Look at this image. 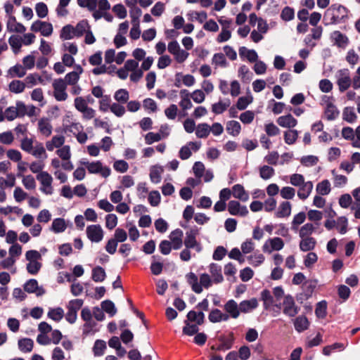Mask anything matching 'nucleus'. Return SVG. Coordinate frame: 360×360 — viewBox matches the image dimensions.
<instances>
[{
    "label": "nucleus",
    "mask_w": 360,
    "mask_h": 360,
    "mask_svg": "<svg viewBox=\"0 0 360 360\" xmlns=\"http://www.w3.org/2000/svg\"><path fill=\"white\" fill-rule=\"evenodd\" d=\"M274 174L275 170L270 166L264 165L259 168V176L264 180L271 179Z\"/></svg>",
    "instance_id": "69168bd1"
},
{
    "label": "nucleus",
    "mask_w": 360,
    "mask_h": 360,
    "mask_svg": "<svg viewBox=\"0 0 360 360\" xmlns=\"http://www.w3.org/2000/svg\"><path fill=\"white\" fill-rule=\"evenodd\" d=\"M6 29L9 32L24 33L26 27L21 23L17 22L15 16H10L6 21Z\"/></svg>",
    "instance_id": "b1692460"
},
{
    "label": "nucleus",
    "mask_w": 360,
    "mask_h": 360,
    "mask_svg": "<svg viewBox=\"0 0 360 360\" xmlns=\"http://www.w3.org/2000/svg\"><path fill=\"white\" fill-rule=\"evenodd\" d=\"M258 307V302L256 298L243 300L240 302L239 307L240 313H250Z\"/></svg>",
    "instance_id": "2f4dec72"
},
{
    "label": "nucleus",
    "mask_w": 360,
    "mask_h": 360,
    "mask_svg": "<svg viewBox=\"0 0 360 360\" xmlns=\"http://www.w3.org/2000/svg\"><path fill=\"white\" fill-rule=\"evenodd\" d=\"M82 72V68L80 65H77L75 71L68 73L65 77V79H63L65 82L66 86L68 84L72 85L77 84L79 79V75Z\"/></svg>",
    "instance_id": "c85d7f7f"
},
{
    "label": "nucleus",
    "mask_w": 360,
    "mask_h": 360,
    "mask_svg": "<svg viewBox=\"0 0 360 360\" xmlns=\"http://www.w3.org/2000/svg\"><path fill=\"white\" fill-rule=\"evenodd\" d=\"M24 290L28 293H35L37 296H41L45 293L42 287L38 285L36 279H30L24 284Z\"/></svg>",
    "instance_id": "393cba45"
},
{
    "label": "nucleus",
    "mask_w": 360,
    "mask_h": 360,
    "mask_svg": "<svg viewBox=\"0 0 360 360\" xmlns=\"http://www.w3.org/2000/svg\"><path fill=\"white\" fill-rule=\"evenodd\" d=\"M167 50L178 63H184L189 56V53L182 49L176 40H173L168 44Z\"/></svg>",
    "instance_id": "1a4fd4ad"
},
{
    "label": "nucleus",
    "mask_w": 360,
    "mask_h": 360,
    "mask_svg": "<svg viewBox=\"0 0 360 360\" xmlns=\"http://www.w3.org/2000/svg\"><path fill=\"white\" fill-rule=\"evenodd\" d=\"M8 76L11 77H23L26 75L25 68L20 64L10 68L8 70Z\"/></svg>",
    "instance_id": "37998d69"
},
{
    "label": "nucleus",
    "mask_w": 360,
    "mask_h": 360,
    "mask_svg": "<svg viewBox=\"0 0 360 360\" xmlns=\"http://www.w3.org/2000/svg\"><path fill=\"white\" fill-rule=\"evenodd\" d=\"M68 227V223L63 218H56L52 221L51 230L55 233L64 232Z\"/></svg>",
    "instance_id": "4c0bfd02"
},
{
    "label": "nucleus",
    "mask_w": 360,
    "mask_h": 360,
    "mask_svg": "<svg viewBox=\"0 0 360 360\" xmlns=\"http://www.w3.org/2000/svg\"><path fill=\"white\" fill-rule=\"evenodd\" d=\"M27 113V107L22 101H17L15 106H10L4 111L6 120L13 121L18 117H23Z\"/></svg>",
    "instance_id": "9d476101"
},
{
    "label": "nucleus",
    "mask_w": 360,
    "mask_h": 360,
    "mask_svg": "<svg viewBox=\"0 0 360 360\" xmlns=\"http://www.w3.org/2000/svg\"><path fill=\"white\" fill-rule=\"evenodd\" d=\"M106 277L105 271L101 266H96L92 270V279L95 282H102Z\"/></svg>",
    "instance_id": "bf43d9fd"
},
{
    "label": "nucleus",
    "mask_w": 360,
    "mask_h": 360,
    "mask_svg": "<svg viewBox=\"0 0 360 360\" xmlns=\"http://www.w3.org/2000/svg\"><path fill=\"white\" fill-rule=\"evenodd\" d=\"M331 100V98L328 96L322 97V102L326 104L325 115L328 120H335L339 115V110Z\"/></svg>",
    "instance_id": "f3484780"
},
{
    "label": "nucleus",
    "mask_w": 360,
    "mask_h": 360,
    "mask_svg": "<svg viewBox=\"0 0 360 360\" xmlns=\"http://www.w3.org/2000/svg\"><path fill=\"white\" fill-rule=\"evenodd\" d=\"M313 187V183L310 181H306L304 184L300 186L297 191L299 198L302 200H306L310 195Z\"/></svg>",
    "instance_id": "72a5a7b5"
},
{
    "label": "nucleus",
    "mask_w": 360,
    "mask_h": 360,
    "mask_svg": "<svg viewBox=\"0 0 360 360\" xmlns=\"http://www.w3.org/2000/svg\"><path fill=\"white\" fill-rule=\"evenodd\" d=\"M299 311L298 307L296 306L294 298L290 295H285L283 302V312L284 314L293 317Z\"/></svg>",
    "instance_id": "2eb2a0df"
},
{
    "label": "nucleus",
    "mask_w": 360,
    "mask_h": 360,
    "mask_svg": "<svg viewBox=\"0 0 360 360\" xmlns=\"http://www.w3.org/2000/svg\"><path fill=\"white\" fill-rule=\"evenodd\" d=\"M74 28L76 37H79L88 32L91 29V27L86 20H83L79 22Z\"/></svg>",
    "instance_id": "3c124183"
},
{
    "label": "nucleus",
    "mask_w": 360,
    "mask_h": 360,
    "mask_svg": "<svg viewBox=\"0 0 360 360\" xmlns=\"http://www.w3.org/2000/svg\"><path fill=\"white\" fill-rule=\"evenodd\" d=\"M53 96L58 101H65L68 98L67 86L63 79H57L53 82Z\"/></svg>",
    "instance_id": "f8f14e48"
},
{
    "label": "nucleus",
    "mask_w": 360,
    "mask_h": 360,
    "mask_svg": "<svg viewBox=\"0 0 360 360\" xmlns=\"http://www.w3.org/2000/svg\"><path fill=\"white\" fill-rule=\"evenodd\" d=\"M186 278L192 290L198 294L202 292L203 288L208 289L214 284L210 276L206 273L200 275L199 282L198 276L193 272L186 274Z\"/></svg>",
    "instance_id": "f03ea898"
},
{
    "label": "nucleus",
    "mask_w": 360,
    "mask_h": 360,
    "mask_svg": "<svg viewBox=\"0 0 360 360\" xmlns=\"http://www.w3.org/2000/svg\"><path fill=\"white\" fill-rule=\"evenodd\" d=\"M20 146L23 151L37 159L45 160L47 158V154L43 143L36 141L34 138L27 136L21 139Z\"/></svg>",
    "instance_id": "f257e3e1"
},
{
    "label": "nucleus",
    "mask_w": 360,
    "mask_h": 360,
    "mask_svg": "<svg viewBox=\"0 0 360 360\" xmlns=\"http://www.w3.org/2000/svg\"><path fill=\"white\" fill-rule=\"evenodd\" d=\"M184 233L183 231L176 229L174 231H172L169 236V238L171 242V245L174 250H179L183 245L182 238Z\"/></svg>",
    "instance_id": "a878e982"
},
{
    "label": "nucleus",
    "mask_w": 360,
    "mask_h": 360,
    "mask_svg": "<svg viewBox=\"0 0 360 360\" xmlns=\"http://www.w3.org/2000/svg\"><path fill=\"white\" fill-rule=\"evenodd\" d=\"M219 23L221 25V30L218 34L216 40L218 43H223L229 40L231 37L233 27V21L230 19H224L220 17L218 19Z\"/></svg>",
    "instance_id": "6e6552de"
},
{
    "label": "nucleus",
    "mask_w": 360,
    "mask_h": 360,
    "mask_svg": "<svg viewBox=\"0 0 360 360\" xmlns=\"http://www.w3.org/2000/svg\"><path fill=\"white\" fill-rule=\"evenodd\" d=\"M86 234L91 243H98L103 239L104 231L99 224H91L86 227Z\"/></svg>",
    "instance_id": "ddd939ff"
},
{
    "label": "nucleus",
    "mask_w": 360,
    "mask_h": 360,
    "mask_svg": "<svg viewBox=\"0 0 360 360\" xmlns=\"http://www.w3.org/2000/svg\"><path fill=\"white\" fill-rule=\"evenodd\" d=\"M208 319L212 323H219L227 321L229 319V316L218 309H214L209 314Z\"/></svg>",
    "instance_id": "7c9ffc66"
},
{
    "label": "nucleus",
    "mask_w": 360,
    "mask_h": 360,
    "mask_svg": "<svg viewBox=\"0 0 360 360\" xmlns=\"http://www.w3.org/2000/svg\"><path fill=\"white\" fill-rule=\"evenodd\" d=\"M106 349V343L104 340H97L94 342V345L93 347V352L94 356H101L103 355L105 350Z\"/></svg>",
    "instance_id": "0e129e2a"
},
{
    "label": "nucleus",
    "mask_w": 360,
    "mask_h": 360,
    "mask_svg": "<svg viewBox=\"0 0 360 360\" xmlns=\"http://www.w3.org/2000/svg\"><path fill=\"white\" fill-rule=\"evenodd\" d=\"M232 195L235 198H238L243 202H246L249 199L248 193L240 184H236L232 187Z\"/></svg>",
    "instance_id": "f704fd0d"
},
{
    "label": "nucleus",
    "mask_w": 360,
    "mask_h": 360,
    "mask_svg": "<svg viewBox=\"0 0 360 360\" xmlns=\"http://www.w3.org/2000/svg\"><path fill=\"white\" fill-rule=\"evenodd\" d=\"M309 321L306 316H300L294 320V326L295 330L299 332H303L309 327Z\"/></svg>",
    "instance_id": "49530a36"
},
{
    "label": "nucleus",
    "mask_w": 360,
    "mask_h": 360,
    "mask_svg": "<svg viewBox=\"0 0 360 360\" xmlns=\"http://www.w3.org/2000/svg\"><path fill=\"white\" fill-rule=\"evenodd\" d=\"M336 84L340 92L343 93L352 86V77L350 71L347 69H341L335 73Z\"/></svg>",
    "instance_id": "0eeeda50"
},
{
    "label": "nucleus",
    "mask_w": 360,
    "mask_h": 360,
    "mask_svg": "<svg viewBox=\"0 0 360 360\" xmlns=\"http://www.w3.org/2000/svg\"><path fill=\"white\" fill-rule=\"evenodd\" d=\"M291 210V203L288 201H283L277 208L275 212V217L277 218H287L290 215Z\"/></svg>",
    "instance_id": "cd10ccee"
},
{
    "label": "nucleus",
    "mask_w": 360,
    "mask_h": 360,
    "mask_svg": "<svg viewBox=\"0 0 360 360\" xmlns=\"http://www.w3.org/2000/svg\"><path fill=\"white\" fill-rule=\"evenodd\" d=\"M76 37L75 28L70 25L64 26L60 32V37L63 40H69Z\"/></svg>",
    "instance_id": "5fc2aeb1"
},
{
    "label": "nucleus",
    "mask_w": 360,
    "mask_h": 360,
    "mask_svg": "<svg viewBox=\"0 0 360 360\" xmlns=\"http://www.w3.org/2000/svg\"><path fill=\"white\" fill-rule=\"evenodd\" d=\"M226 129L230 135L237 136L240 133L241 125L238 121L231 120L227 122Z\"/></svg>",
    "instance_id": "a18cd8bd"
},
{
    "label": "nucleus",
    "mask_w": 360,
    "mask_h": 360,
    "mask_svg": "<svg viewBox=\"0 0 360 360\" xmlns=\"http://www.w3.org/2000/svg\"><path fill=\"white\" fill-rule=\"evenodd\" d=\"M247 259L250 265L254 267H257L264 263L265 257L263 254L260 253L259 251H257L252 255L248 256Z\"/></svg>",
    "instance_id": "ea45409f"
},
{
    "label": "nucleus",
    "mask_w": 360,
    "mask_h": 360,
    "mask_svg": "<svg viewBox=\"0 0 360 360\" xmlns=\"http://www.w3.org/2000/svg\"><path fill=\"white\" fill-rule=\"evenodd\" d=\"M26 88V84L23 81L15 79L8 84V90L14 94H18L22 93Z\"/></svg>",
    "instance_id": "79ce46f5"
},
{
    "label": "nucleus",
    "mask_w": 360,
    "mask_h": 360,
    "mask_svg": "<svg viewBox=\"0 0 360 360\" xmlns=\"http://www.w3.org/2000/svg\"><path fill=\"white\" fill-rule=\"evenodd\" d=\"M318 261V256L314 252H309L304 257V266L310 269L314 266V265Z\"/></svg>",
    "instance_id": "774afa93"
},
{
    "label": "nucleus",
    "mask_w": 360,
    "mask_h": 360,
    "mask_svg": "<svg viewBox=\"0 0 360 360\" xmlns=\"http://www.w3.org/2000/svg\"><path fill=\"white\" fill-rule=\"evenodd\" d=\"M210 133V127L207 123L199 124L196 127L195 135L198 138H207Z\"/></svg>",
    "instance_id": "603ef678"
},
{
    "label": "nucleus",
    "mask_w": 360,
    "mask_h": 360,
    "mask_svg": "<svg viewBox=\"0 0 360 360\" xmlns=\"http://www.w3.org/2000/svg\"><path fill=\"white\" fill-rule=\"evenodd\" d=\"M199 234V229L193 226L189 229L185 233L184 245L187 248L194 249L197 252L202 250V245L197 240V236Z\"/></svg>",
    "instance_id": "423d86ee"
},
{
    "label": "nucleus",
    "mask_w": 360,
    "mask_h": 360,
    "mask_svg": "<svg viewBox=\"0 0 360 360\" xmlns=\"http://www.w3.org/2000/svg\"><path fill=\"white\" fill-rule=\"evenodd\" d=\"M316 316L319 319H324L327 314V302L322 300L318 302L315 309Z\"/></svg>",
    "instance_id": "680f3d73"
},
{
    "label": "nucleus",
    "mask_w": 360,
    "mask_h": 360,
    "mask_svg": "<svg viewBox=\"0 0 360 360\" xmlns=\"http://www.w3.org/2000/svg\"><path fill=\"white\" fill-rule=\"evenodd\" d=\"M30 29L35 32H40L41 35L44 37H49L53 33V26L51 23L39 20L32 23Z\"/></svg>",
    "instance_id": "dca6fc26"
},
{
    "label": "nucleus",
    "mask_w": 360,
    "mask_h": 360,
    "mask_svg": "<svg viewBox=\"0 0 360 360\" xmlns=\"http://www.w3.org/2000/svg\"><path fill=\"white\" fill-rule=\"evenodd\" d=\"M38 129L42 135L49 136L52 132L50 121L47 118L40 119L38 122Z\"/></svg>",
    "instance_id": "e433bc0d"
},
{
    "label": "nucleus",
    "mask_w": 360,
    "mask_h": 360,
    "mask_svg": "<svg viewBox=\"0 0 360 360\" xmlns=\"http://www.w3.org/2000/svg\"><path fill=\"white\" fill-rule=\"evenodd\" d=\"M187 319L189 321L195 322L197 325H201L205 319V315L202 311H190L187 314Z\"/></svg>",
    "instance_id": "4d7b16f0"
},
{
    "label": "nucleus",
    "mask_w": 360,
    "mask_h": 360,
    "mask_svg": "<svg viewBox=\"0 0 360 360\" xmlns=\"http://www.w3.org/2000/svg\"><path fill=\"white\" fill-rule=\"evenodd\" d=\"M64 316V310L61 307L51 308L47 314V316L56 322L61 321Z\"/></svg>",
    "instance_id": "de8ad7c7"
},
{
    "label": "nucleus",
    "mask_w": 360,
    "mask_h": 360,
    "mask_svg": "<svg viewBox=\"0 0 360 360\" xmlns=\"http://www.w3.org/2000/svg\"><path fill=\"white\" fill-rule=\"evenodd\" d=\"M97 7L92 10V16L95 20L102 18L103 14L109 11L110 9V4L108 0H97Z\"/></svg>",
    "instance_id": "5701e85b"
},
{
    "label": "nucleus",
    "mask_w": 360,
    "mask_h": 360,
    "mask_svg": "<svg viewBox=\"0 0 360 360\" xmlns=\"http://www.w3.org/2000/svg\"><path fill=\"white\" fill-rule=\"evenodd\" d=\"M81 165L85 166L90 174H99L102 177L107 178L111 174V169L107 166H103L99 160L89 162L82 160Z\"/></svg>",
    "instance_id": "39448f33"
},
{
    "label": "nucleus",
    "mask_w": 360,
    "mask_h": 360,
    "mask_svg": "<svg viewBox=\"0 0 360 360\" xmlns=\"http://www.w3.org/2000/svg\"><path fill=\"white\" fill-rule=\"evenodd\" d=\"M24 82L26 84V87L32 88L37 84L43 82V79L37 73L29 74L25 79Z\"/></svg>",
    "instance_id": "09e8293b"
},
{
    "label": "nucleus",
    "mask_w": 360,
    "mask_h": 360,
    "mask_svg": "<svg viewBox=\"0 0 360 360\" xmlns=\"http://www.w3.org/2000/svg\"><path fill=\"white\" fill-rule=\"evenodd\" d=\"M227 207L230 214L234 216L245 217L249 212L246 206L242 205L236 200L229 201Z\"/></svg>",
    "instance_id": "a211bd4d"
},
{
    "label": "nucleus",
    "mask_w": 360,
    "mask_h": 360,
    "mask_svg": "<svg viewBox=\"0 0 360 360\" xmlns=\"http://www.w3.org/2000/svg\"><path fill=\"white\" fill-rule=\"evenodd\" d=\"M210 277L214 284H219L224 281L221 266L216 263H211L208 266Z\"/></svg>",
    "instance_id": "412c9836"
},
{
    "label": "nucleus",
    "mask_w": 360,
    "mask_h": 360,
    "mask_svg": "<svg viewBox=\"0 0 360 360\" xmlns=\"http://www.w3.org/2000/svg\"><path fill=\"white\" fill-rule=\"evenodd\" d=\"M230 105L231 101L229 99H225L224 101L219 100L217 103L212 105V111L216 115L222 114L229 108Z\"/></svg>",
    "instance_id": "c9c22d12"
},
{
    "label": "nucleus",
    "mask_w": 360,
    "mask_h": 360,
    "mask_svg": "<svg viewBox=\"0 0 360 360\" xmlns=\"http://www.w3.org/2000/svg\"><path fill=\"white\" fill-rule=\"evenodd\" d=\"M239 55L241 58L245 57L250 63L255 62L258 59V55L255 50L248 49L245 46L239 49Z\"/></svg>",
    "instance_id": "a19ab883"
},
{
    "label": "nucleus",
    "mask_w": 360,
    "mask_h": 360,
    "mask_svg": "<svg viewBox=\"0 0 360 360\" xmlns=\"http://www.w3.org/2000/svg\"><path fill=\"white\" fill-rule=\"evenodd\" d=\"M8 43L14 52V53L17 54L22 46V42L21 40V37L18 35H12L8 39Z\"/></svg>",
    "instance_id": "13d9d810"
},
{
    "label": "nucleus",
    "mask_w": 360,
    "mask_h": 360,
    "mask_svg": "<svg viewBox=\"0 0 360 360\" xmlns=\"http://www.w3.org/2000/svg\"><path fill=\"white\" fill-rule=\"evenodd\" d=\"M315 231V226L311 223L304 224L299 231L300 237H311L310 236Z\"/></svg>",
    "instance_id": "338daca9"
},
{
    "label": "nucleus",
    "mask_w": 360,
    "mask_h": 360,
    "mask_svg": "<svg viewBox=\"0 0 360 360\" xmlns=\"http://www.w3.org/2000/svg\"><path fill=\"white\" fill-rule=\"evenodd\" d=\"M301 240L299 244V247L301 251L308 252L311 251L314 249L316 240L313 237H300Z\"/></svg>",
    "instance_id": "473e14b6"
},
{
    "label": "nucleus",
    "mask_w": 360,
    "mask_h": 360,
    "mask_svg": "<svg viewBox=\"0 0 360 360\" xmlns=\"http://www.w3.org/2000/svg\"><path fill=\"white\" fill-rule=\"evenodd\" d=\"M224 309L225 314H229V319H238L240 314L239 304L234 300H228L224 306Z\"/></svg>",
    "instance_id": "4be33fe9"
},
{
    "label": "nucleus",
    "mask_w": 360,
    "mask_h": 360,
    "mask_svg": "<svg viewBox=\"0 0 360 360\" xmlns=\"http://www.w3.org/2000/svg\"><path fill=\"white\" fill-rule=\"evenodd\" d=\"M276 122L280 127L288 129L293 128L297 124V120L291 114L278 117Z\"/></svg>",
    "instance_id": "bb28decb"
},
{
    "label": "nucleus",
    "mask_w": 360,
    "mask_h": 360,
    "mask_svg": "<svg viewBox=\"0 0 360 360\" xmlns=\"http://www.w3.org/2000/svg\"><path fill=\"white\" fill-rule=\"evenodd\" d=\"M25 259L28 261L26 266L27 272L31 275H37L42 266L41 253L37 250H28L25 253Z\"/></svg>",
    "instance_id": "20e7f679"
},
{
    "label": "nucleus",
    "mask_w": 360,
    "mask_h": 360,
    "mask_svg": "<svg viewBox=\"0 0 360 360\" xmlns=\"http://www.w3.org/2000/svg\"><path fill=\"white\" fill-rule=\"evenodd\" d=\"M164 172L162 166L155 165L150 167V179L153 184H158L161 181L162 174Z\"/></svg>",
    "instance_id": "c756f323"
},
{
    "label": "nucleus",
    "mask_w": 360,
    "mask_h": 360,
    "mask_svg": "<svg viewBox=\"0 0 360 360\" xmlns=\"http://www.w3.org/2000/svg\"><path fill=\"white\" fill-rule=\"evenodd\" d=\"M298 138V131L295 129H290L284 132V141L288 145L294 144Z\"/></svg>",
    "instance_id": "e2e57ef3"
},
{
    "label": "nucleus",
    "mask_w": 360,
    "mask_h": 360,
    "mask_svg": "<svg viewBox=\"0 0 360 360\" xmlns=\"http://www.w3.org/2000/svg\"><path fill=\"white\" fill-rule=\"evenodd\" d=\"M253 101V98L251 95L247 96H241L240 97L236 103V107L239 110H243L247 108V107L252 103Z\"/></svg>",
    "instance_id": "052dcab7"
},
{
    "label": "nucleus",
    "mask_w": 360,
    "mask_h": 360,
    "mask_svg": "<svg viewBox=\"0 0 360 360\" xmlns=\"http://www.w3.org/2000/svg\"><path fill=\"white\" fill-rule=\"evenodd\" d=\"M284 241L279 237L267 239L262 245V250L265 253H271L274 251H279L283 248Z\"/></svg>",
    "instance_id": "4468645a"
},
{
    "label": "nucleus",
    "mask_w": 360,
    "mask_h": 360,
    "mask_svg": "<svg viewBox=\"0 0 360 360\" xmlns=\"http://www.w3.org/2000/svg\"><path fill=\"white\" fill-rule=\"evenodd\" d=\"M18 349L23 353H30L34 347V341L27 338H20L18 342Z\"/></svg>",
    "instance_id": "58836bf2"
},
{
    "label": "nucleus",
    "mask_w": 360,
    "mask_h": 360,
    "mask_svg": "<svg viewBox=\"0 0 360 360\" xmlns=\"http://www.w3.org/2000/svg\"><path fill=\"white\" fill-rule=\"evenodd\" d=\"M200 143L190 141L182 146L179 152V157L183 160L188 159L192 155V150L196 152L200 148Z\"/></svg>",
    "instance_id": "6ab92c4d"
},
{
    "label": "nucleus",
    "mask_w": 360,
    "mask_h": 360,
    "mask_svg": "<svg viewBox=\"0 0 360 360\" xmlns=\"http://www.w3.org/2000/svg\"><path fill=\"white\" fill-rule=\"evenodd\" d=\"M56 154L62 160V168L65 171H71L74 166L70 160L71 151L69 146H63L56 150Z\"/></svg>",
    "instance_id": "9b49d317"
},
{
    "label": "nucleus",
    "mask_w": 360,
    "mask_h": 360,
    "mask_svg": "<svg viewBox=\"0 0 360 360\" xmlns=\"http://www.w3.org/2000/svg\"><path fill=\"white\" fill-rule=\"evenodd\" d=\"M316 191L321 195L329 194L331 191L330 183L327 179L321 181L316 185Z\"/></svg>",
    "instance_id": "864d4df0"
},
{
    "label": "nucleus",
    "mask_w": 360,
    "mask_h": 360,
    "mask_svg": "<svg viewBox=\"0 0 360 360\" xmlns=\"http://www.w3.org/2000/svg\"><path fill=\"white\" fill-rule=\"evenodd\" d=\"M330 39L333 45L342 49H345L349 43V38L338 30L331 33Z\"/></svg>",
    "instance_id": "aec40b11"
},
{
    "label": "nucleus",
    "mask_w": 360,
    "mask_h": 360,
    "mask_svg": "<svg viewBox=\"0 0 360 360\" xmlns=\"http://www.w3.org/2000/svg\"><path fill=\"white\" fill-rule=\"evenodd\" d=\"M65 142L63 136H54L50 141L46 142V147L48 150L52 151L54 148L61 147Z\"/></svg>",
    "instance_id": "c03bdc74"
},
{
    "label": "nucleus",
    "mask_w": 360,
    "mask_h": 360,
    "mask_svg": "<svg viewBox=\"0 0 360 360\" xmlns=\"http://www.w3.org/2000/svg\"><path fill=\"white\" fill-rule=\"evenodd\" d=\"M181 100L179 103L180 106L184 110H188L192 108L193 105L190 99V94L188 90L182 89L180 91Z\"/></svg>",
    "instance_id": "8fccbe9b"
},
{
    "label": "nucleus",
    "mask_w": 360,
    "mask_h": 360,
    "mask_svg": "<svg viewBox=\"0 0 360 360\" xmlns=\"http://www.w3.org/2000/svg\"><path fill=\"white\" fill-rule=\"evenodd\" d=\"M348 9L340 4H333L326 12V18L330 24H338L347 18Z\"/></svg>",
    "instance_id": "7ed1b4c3"
},
{
    "label": "nucleus",
    "mask_w": 360,
    "mask_h": 360,
    "mask_svg": "<svg viewBox=\"0 0 360 360\" xmlns=\"http://www.w3.org/2000/svg\"><path fill=\"white\" fill-rule=\"evenodd\" d=\"M342 118L349 123L356 120L357 116L353 107H346L342 112Z\"/></svg>",
    "instance_id": "6e6d98bb"
}]
</instances>
